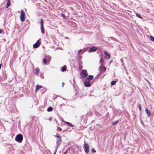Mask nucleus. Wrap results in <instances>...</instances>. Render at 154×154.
Here are the masks:
<instances>
[{"label": "nucleus", "instance_id": "f257e3e1", "mask_svg": "<svg viewBox=\"0 0 154 154\" xmlns=\"http://www.w3.org/2000/svg\"><path fill=\"white\" fill-rule=\"evenodd\" d=\"M15 139L19 143H21L23 139L22 135L21 134H19L16 136Z\"/></svg>", "mask_w": 154, "mask_h": 154}, {"label": "nucleus", "instance_id": "f03ea898", "mask_svg": "<svg viewBox=\"0 0 154 154\" xmlns=\"http://www.w3.org/2000/svg\"><path fill=\"white\" fill-rule=\"evenodd\" d=\"M25 14L23 10L21 11V14L20 16V19L21 22H23L25 19Z\"/></svg>", "mask_w": 154, "mask_h": 154}, {"label": "nucleus", "instance_id": "7ed1b4c3", "mask_svg": "<svg viewBox=\"0 0 154 154\" xmlns=\"http://www.w3.org/2000/svg\"><path fill=\"white\" fill-rule=\"evenodd\" d=\"M41 44V42L38 40L36 42V43L34 44L33 45V47L34 48H36L38 47Z\"/></svg>", "mask_w": 154, "mask_h": 154}, {"label": "nucleus", "instance_id": "20e7f679", "mask_svg": "<svg viewBox=\"0 0 154 154\" xmlns=\"http://www.w3.org/2000/svg\"><path fill=\"white\" fill-rule=\"evenodd\" d=\"M84 149L85 152L88 153L89 151V147L87 143L85 144L84 145Z\"/></svg>", "mask_w": 154, "mask_h": 154}, {"label": "nucleus", "instance_id": "39448f33", "mask_svg": "<svg viewBox=\"0 0 154 154\" xmlns=\"http://www.w3.org/2000/svg\"><path fill=\"white\" fill-rule=\"evenodd\" d=\"M82 76L83 77H85L87 76L88 74L87 71L85 70H83L81 72Z\"/></svg>", "mask_w": 154, "mask_h": 154}, {"label": "nucleus", "instance_id": "423d86ee", "mask_svg": "<svg viewBox=\"0 0 154 154\" xmlns=\"http://www.w3.org/2000/svg\"><path fill=\"white\" fill-rule=\"evenodd\" d=\"M56 137L57 138V145L58 146L60 145V143L61 141V137L59 136H57Z\"/></svg>", "mask_w": 154, "mask_h": 154}, {"label": "nucleus", "instance_id": "0eeeda50", "mask_svg": "<svg viewBox=\"0 0 154 154\" xmlns=\"http://www.w3.org/2000/svg\"><path fill=\"white\" fill-rule=\"evenodd\" d=\"M97 47H93L89 49V52H95L97 50Z\"/></svg>", "mask_w": 154, "mask_h": 154}, {"label": "nucleus", "instance_id": "6e6552de", "mask_svg": "<svg viewBox=\"0 0 154 154\" xmlns=\"http://www.w3.org/2000/svg\"><path fill=\"white\" fill-rule=\"evenodd\" d=\"M51 58L49 57L47 60H47L46 58H45L43 60V63L45 64H48L50 61V60L51 59Z\"/></svg>", "mask_w": 154, "mask_h": 154}, {"label": "nucleus", "instance_id": "1a4fd4ad", "mask_svg": "<svg viewBox=\"0 0 154 154\" xmlns=\"http://www.w3.org/2000/svg\"><path fill=\"white\" fill-rule=\"evenodd\" d=\"M105 57L109 59L110 58V55L108 54L106 51H105L104 52Z\"/></svg>", "mask_w": 154, "mask_h": 154}, {"label": "nucleus", "instance_id": "9d476101", "mask_svg": "<svg viewBox=\"0 0 154 154\" xmlns=\"http://www.w3.org/2000/svg\"><path fill=\"white\" fill-rule=\"evenodd\" d=\"M145 111L148 117H150L151 116V113L150 111L147 108H146Z\"/></svg>", "mask_w": 154, "mask_h": 154}, {"label": "nucleus", "instance_id": "9b49d317", "mask_svg": "<svg viewBox=\"0 0 154 154\" xmlns=\"http://www.w3.org/2000/svg\"><path fill=\"white\" fill-rule=\"evenodd\" d=\"M99 69L101 71L104 72L106 70V68L104 66H100L99 67Z\"/></svg>", "mask_w": 154, "mask_h": 154}, {"label": "nucleus", "instance_id": "f8f14e48", "mask_svg": "<svg viewBox=\"0 0 154 154\" xmlns=\"http://www.w3.org/2000/svg\"><path fill=\"white\" fill-rule=\"evenodd\" d=\"M85 85L87 87H90L91 86V84L90 83V82L88 81H85L84 82Z\"/></svg>", "mask_w": 154, "mask_h": 154}, {"label": "nucleus", "instance_id": "ddd939ff", "mask_svg": "<svg viewBox=\"0 0 154 154\" xmlns=\"http://www.w3.org/2000/svg\"><path fill=\"white\" fill-rule=\"evenodd\" d=\"M42 87H43L41 85H37L36 86V89L35 90V92H36L37 91V90H38L39 89H40Z\"/></svg>", "mask_w": 154, "mask_h": 154}, {"label": "nucleus", "instance_id": "4468645a", "mask_svg": "<svg viewBox=\"0 0 154 154\" xmlns=\"http://www.w3.org/2000/svg\"><path fill=\"white\" fill-rule=\"evenodd\" d=\"M35 74L36 75H38V74H39V69L38 68H36L35 69Z\"/></svg>", "mask_w": 154, "mask_h": 154}, {"label": "nucleus", "instance_id": "2eb2a0df", "mask_svg": "<svg viewBox=\"0 0 154 154\" xmlns=\"http://www.w3.org/2000/svg\"><path fill=\"white\" fill-rule=\"evenodd\" d=\"M41 30L42 33L44 34L45 33V29L43 26H41Z\"/></svg>", "mask_w": 154, "mask_h": 154}, {"label": "nucleus", "instance_id": "dca6fc26", "mask_svg": "<svg viewBox=\"0 0 154 154\" xmlns=\"http://www.w3.org/2000/svg\"><path fill=\"white\" fill-rule=\"evenodd\" d=\"M93 78V76L91 75H89L88 77L87 78V79L89 80H92Z\"/></svg>", "mask_w": 154, "mask_h": 154}, {"label": "nucleus", "instance_id": "f3484780", "mask_svg": "<svg viewBox=\"0 0 154 154\" xmlns=\"http://www.w3.org/2000/svg\"><path fill=\"white\" fill-rule=\"evenodd\" d=\"M11 5V3L10 2V0H8V2L7 4V6H6V8H7L9 6H10Z\"/></svg>", "mask_w": 154, "mask_h": 154}, {"label": "nucleus", "instance_id": "a211bd4d", "mask_svg": "<svg viewBox=\"0 0 154 154\" xmlns=\"http://www.w3.org/2000/svg\"><path fill=\"white\" fill-rule=\"evenodd\" d=\"M53 110V108L51 107H49L47 109V111L48 112H51Z\"/></svg>", "mask_w": 154, "mask_h": 154}, {"label": "nucleus", "instance_id": "6ab92c4d", "mask_svg": "<svg viewBox=\"0 0 154 154\" xmlns=\"http://www.w3.org/2000/svg\"><path fill=\"white\" fill-rule=\"evenodd\" d=\"M116 81H113L111 82V84L112 85H114L116 84Z\"/></svg>", "mask_w": 154, "mask_h": 154}, {"label": "nucleus", "instance_id": "aec40b11", "mask_svg": "<svg viewBox=\"0 0 154 154\" xmlns=\"http://www.w3.org/2000/svg\"><path fill=\"white\" fill-rule=\"evenodd\" d=\"M136 15L137 17L140 18L141 19L143 18L140 15V14H139L136 13Z\"/></svg>", "mask_w": 154, "mask_h": 154}, {"label": "nucleus", "instance_id": "412c9836", "mask_svg": "<svg viewBox=\"0 0 154 154\" xmlns=\"http://www.w3.org/2000/svg\"><path fill=\"white\" fill-rule=\"evenodd\" d=\"M65 123H66V124H68L71 127H72L74 126L72 125V124L70 122H66Z\"/></svg>", "mask_w": 154, "mask_h": 154}, {"label": "nucleus", "instance_id": "4be33fe9", "mask_svg": "<svg viewBox=\"0 0 154 154\" xmlns=\"http://www.w3.org/2000/svg\"><path fill=\"white\" fill-rule=\"evenodd\" d=\"M43 23H44L43 20L42 19H41V21H40L41 26H43Z\"/></svg>", "mask_w": 154, "mask_h": 154}, {"label": "nucleus", "instance_id": "5701e85b", "mask_svg": "<svg viewBox=\"0 0 154 154\" xmlns=\"http://www.w3.org/2000/svg\"><path fill=\"white\" fill-rule=\"evenodd\" d=\"M118 121L117 120L115 122H112V124L113 125H115L118 123Z\"/></svg>", "mask_w": 154, "mask_h": 154}, {"label": "nucleus", "instance_id": "b1692460", "mask_svg": "<svg viewBox=\"0 0 154 154\" xmlns=\"http://www.w3.org/2000/svg\"><path fill=\"white\" fill-rule=\"evenodd\" d=\"M66 67H65L64 66H63L62 68V71L63 72L64 71L66 70Z\"/></svg>", "mask_w": 154, "mask_h": 154}, {"label": "nucleus", "instance_id": "393cba45", "mask_svg": "<svg viewBox=\"0 0 154 154\" xmlns=\"http://www.w3.org/2000/svg\"><path fill=\"white\" fill-rule=\"evenodd\" d=\"M137 106L139 108V110L140 111L141 110V106L140 105V104H138Z\"/></svg>", "mask_w": 154, "mask_h": 154}, {"label": "nucleus", "instance_id": "a878e982", "mask_svg": "<svg viewBox=\"0 0 154 154\" xmlns=\"http://www.w3.org/2000/svg\"><path fill=\"white\" fill-rule=\"evenodd\" d=\"M60 15L61 17H63L64 19H65L66 18V17L64 14H61Z\"/></svg>", "mask_w": 154, "mask_h": 154}, {"label": "nucleus", "instance_id": "bb28decb", "mask_svg": "<svg viewBox=\"0 0 154 154\" xmlns=\"http://www.w3.org/2000/svg\"><path fill=\"white\" fill-rule=\"evenodd\" d=\"M150 38L152 41H154V38L152 36H150Z\"/></svg>", "mask_w": 154, "mask_h": 154}, {"label": "nucleus", "instance_id": "cd10ccee", "mask_svg": "<svg viewBox=\"0 0 154 154\" xmlns=\"http://www.w3.org/2000/svg\"><path fill=\"white\" fill-rule=\"evenodd\" d=\"M103 58H102L100 59V63H103Z\"/></svg>", "mask_w": 154, "mask_h": 154}, {"label": "nucleus", "instance_id": "c85d7f7f", "mask_svg": "<svg viewBox=\"0 0 154 154\" xmlns=\"http://www.w3.org/2000/svg\"><path fill=\"white\" fill-rule=\"evenodd\" d=\"M57 129L60 131H61L62 130V129L61 128L59 127H57Z\"/></svg>", "mask_w": 154, "mask_h": 154}, {"label": "nucleus", "instance_id": "c756f323", "mask_svg": "<svg viewBox=\"0 0 154 154\" xmlns=\"http://www.w3.org/2000/svg\"><path fill=\"white\" fill-rule=\"evenodd\" d=\"M92 152H96V151H95V149L94 148H93L92 149Z\"/></svg>", "mask_w": 154, "mask_h": 154}, {"label": "nucleus", "instance_id": "7c9ffc66", "mask_svg": "<svg viewBox=\"0 0 154 154\" xmlns=\"http://www.w3.org/2000/svg\"><path fill=\"white\" fill-rule=\"evenodd\" d=\"M82 51V50H80L78 52V54H79L80 53V52Z\"/></svg>", "mask_w": 154, "mask_h": 154}, {"label": "nucleus", "instance_id": "2f4dec72", "mask_svg": "<svg viewBox=\"0 0 154 154\" xmlns=\"http://www.w3.org/2000/svg\"><path fill=\"white\" fill-rule=\"evenodd\" d=\"M2 29H0V34L2 32Z\"/></svg>", "mask_w": 154, "mask_h": 154}, {"label": "nucleus", "instance_id": "473e14b6", "mask_svg": "<svg viewBox=\"0 0 154 154\" xmlns=\"http://www.w3.org/2000/svg\"><path fill=\"white\" fill-rule=\"evenodd\" d=\"M121 62H122V63H123V59H122V58H121Z\"/></svg>", "mask_w": 154, "mask_h": 154}, {"label": "nucleus", "instance_id": "72a5a7b5", "mask_svg": "<svg viewBox=\"0 0 154 154\" xmlns=\"http://www.w3.org/2000/svg\"><path fill=\"white\" fill-rule=\"evenodd\" d=\"M62 84H63L62 87H63V85H64V83H63V82H62Z\"/></svg>", "mask_w": 154, "mask_h": 154}, {"label": "nucleus", "instance_id": "f704fd0d", "mask_svg": "<svg viewBox=\"0 0 154 154\" xmlns=\"http://www.w3.org/2000/svg\"><path fill=\"white\" fill-rule=\"evenodd\" d=\"M56 151H57V149H56L55 151V152H54V154H56Z\"/></svg>", "mask_w": 154, "mask_h": 154}, {"label": "nucleus", "instance_id": "c9c22d12", "mask_svg": "<svg viewBox=\"0 0 154 154\" xmlns=\"http://www.w3.org/2000/svg\"><path fill=\"white\" fill-rule=\"evenodd\" d=\"M126 73L127 74H128V73L127 72V71L126 70Z\"/></svg>", "mask_w": 154, "mask_h": 154}, {"label": "nucleus", "instance_id": "e433bc0d", "mask_svg": "<svg viewBox=\"0 0 154 154\" xmlns=\"http://www.w3.org/2000/svg\"><path fill=\"white\" fill-rule=\"evenodd\" d=\"M124 65V63H122V66H123Z\"/></svg>", "mask_w": 154, "mask_h": 154}, {"label": "nucleus", "instance_id": "4c0bfd02", "mask_svg": "<svg viewBox=\"0 0 154 154\" xmlns=\"http://www.w3.org/2000/svg\"><path fill=\"white\" fill-rule=\"evenodd\" d=\"M64 154H66V153L65 152L64 153Z\"/></svg>", "mask_w": 154, "mask_h": 154}]
</instances>
